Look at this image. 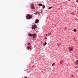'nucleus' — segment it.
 Masks as SVG:
<instances>
[{"label": "nucleus", "instance_id": "nucleus-1", "mask_svg": "<svg viewBox=\"0 0 78 78\" xmlns=\"http://www.w3.org/2000/svg\"><path fill=\"white\" fill-rule=\"evenodd\" d=\"M31 18H32V15L29 14H27L26 16V18L27 19H30Z\"/></svg>", "mask_w": 78, "mask_h": 78}, {"label": "nucleus", "instance_id": "nucleus-2", "mask_svg": "<svg viewBox=\"0 0 78 78\" xmlns=\"http://www.w3.org/2000/svg\"><path fill=\"white\" fill-rule=\"evenodd\" d=\"M37 28V26L36 25H34L32 26V30H34V29H36Z\"/></svg>", "mask_w": 78, "mask_h": 78}, {"label": "nucleus", "instance_id": "nucleus-3", "mask_svg": "<svg viewBox=\"0 0 78 78\" xmlns=\"http://www.w3.org/2000/svg\"><path fill=\"white\" fill-rule=\"evenodd\" d=\"M30 7L32 9H34V5H33V4H31Z\"/></svg>", "mask_w": 78, "mask_h": 78}, {"label": "nucleus", "instance_id": "nucleus-4", "mask_svg": "<svg viewBox=\"0 0 78 78\" xmlns=\"http://www.w3.org/2000/svg\"><path fill=\"white\" fill-rule=\"evenodd\" d=\"M40 13L38 11H37L35 13H34V14H35V15H37V14L39 16V15H40V14H39Z\"/></svg>", "mask_w": 78, "mask_h": 78}, {"label": "nucleus", "instance_id": "nucleus-5", "mask_svg": "<svg viewBox=\"0 0 78 78\" xmlns=\"http://www.w3.org/2000/svg\"><path fill=\"white\" fill-rule=\"evenodd\" d=\"M27 49H31V46L30 45H27Z\"/></svg>", "mask_w": 78, "mask_h": 78}, {"label": "nucleus", "instance_id": "nucleus-6", "mask_svg": "<svg viewBox=\"0 0 78 78\" xmlns=\"http://www.w3.org/2000/svg\"><path fill=\"white\" fill-rule=\"evenodd\" d=\"M73 47H69V49L70 51H72V50H73Z\"/></svg>", "mask_w": 78, "mask_h": 78}, {"label": "nucleus", "instance_id": "nucleus-7", "mask_svg": "<svg viewBox=\"0 0 78 78\" xmlns=\"http://www.w3.org/2000/svg\"><path fill=\"white\" fill-rule=\"evenodd\" d=\"M39 22V20L38 19H37L35 20V23H38Z\"/></svg>", "mask_w": 78, "mask_h": 78}, {"label": "nucleus", "instance_id": "nucleus-8", "mask_svg": "<svg viewBox=\"0 0 78 78\" xmlns=\"http://www.w3.org/2000/svg\"><path fill=\"white\" fill-rule=\"evenodd\" d=\"M33 34H30V33H29L28 34V36H33Z\"/></svg>", "mask_w": 78, "mask_h": 78}, {"label": "nucleus", "instance_id": "nucleus-9", "mask_svg": "<svg viewBox=\"0 0 78 78\" xmlns=\"http://www.w3.org/2000/svg\"><path fill=\"white\" fill-rule=\"evenodd\" d=\"M38 5H39V6H42V4H39Z\"/></svg>", "mask_w": 78, "mask_h": 78}, {"label": "nucleus", "instance_id": "nucleus-10", "mask_svg": "<svg viewBox=\"0 0 78 78\" xmlns=\"http://www.w3.org/2000/svg\"><path fill=\"white\" fill-rule=\"evenodd\" d=\"M63 63V60H62L60 61V64H62Z\"/></svg>", "mask_w": 78, "mask_h": 78}, {"label": "nucleus", "instance_id": "nucleus-11", "mask_svg": "<svg viewBox=\"0 0 78 78\" xmlns=\"http://www.w3.org/2000/svg\"><path fill=\"white\" fill-rule=\"evenodd\" d=\"M36 37V34H34L33 35V38H34V37Z\"/></svg>", "mask_w": 78, "mask_h": 78}, {"label": "nucleus", "instance_id": "nucleus-12", "mask_svg": "<svg viewBox=\"0 0 78 78\" xmlns=\"http://www.w3.org/2000/svg\"><path fill=\"white\" fill-rule=\"evenodd\" d=\"M45 5H43L42 8L43 9H44V8H45Z\"/></svg>", "mask_w": 78, "mask_h": 78}, {"label": "nucleus", "instance_id": "nucleus-13", "mask_svg": "<svg viewBox=\"0 0 78 78\" xmlns=\"http://www.w3.org/2000/svg\"><path fill=\"white\" fill-rule=\"evenodd\" d=\"M73 31H74V32H76V30L74 29L73 30Z\"/></svg>", "mask_w": 78, "mask_h": 78}, {"label": "nucleus", "instance_id": "nucleus-14", "mask_svg": "<svg viewBox=\"0 0 78 78\" xmlns=\"http://www.w3.org/2000/svg\"><path fill=\"white\" fill-rule=\"evenodd\" d=\"M44 45H47V42H45Z\"/></svg>", "mask_w": 78, "mask_h": 78}, {"label": "nucleus", "instance_id": "nucleus-15", "mask_svg": "<svg viewBox=\"0 0 78 78\" xmlns=\"http://www.w3.org/2000/svg\"><path fill=\"white\" fill-rule=\"evenodd\" d=\"M27 45H30V43H28Z\"/></svg>", "mask_w": 78, "mask_h": 78}, {"label": "nucleus", "instance_id": "nucleus-16", "mask_svg": "<svg viewBox=\"0 0 78 78\" xmlns=\"http://www.w3.org/2000/svg\"><path fill=\"white\" fill-rule=\"evenodd\" d=\"M55 65V63H53V64H52V66H53Z\"/></svg>", "mask_w": 78, "mask_h": 78}, {"label": "nucleus", "instance_id": "nucleus-17", "mask_svg": "<svg viewBox=\"0 0 78 78\" xmlns=\"http://www.w3.org/2000/svg\"><path fill=\"white\" fill-rule=\"evenodd\" d=\"M52 8V7H50L48 8V9H51Z\"/></svg>", "mask_w": 78, "mask_h": 78}, {"label": "nucleus", "instance_id": "nucleus-18", "mask_svg": "<svg viewBox=\"0 0 78 78\" xmlns=\"http://www.w3.org/2000/svg\"><path fill=\"white\" fill-rule=\"evenodd\" d=\"M50 35H51V33H49V34H48V36H50Z\"/></svg>", "mask_w": 78, "mask_h": 78}, {"label": "nucleus", "instance_id": "nucleus-19", "mask_svg": "<svg viewBox=\"0 0 78 78\" xmlns=\"http://www.w3.org/2000/svg\"><path fill=\"white\" fill-rule=\"evenodd\" d=\"M45 35H46V36H48V34H45L44 36H45Z\"/></svg>", "mask_w": 78, "mask_h": 78}, {"label": "nucleus", "instance_id": "nucleus-20", "mask_svg": "<svg viewBox=\"0 0 78 78\" xmlns=\"http://www.w3.org/2000/svg\"><path fill=\"white\" fill-rule=\"evenodd\" d=\"M73 13H71V14H72V15H73Z\"/></svg>", "mask_w": 78, "mask_h": 78}, {"label": "nucleus", "instance_id": "nucleus-21", "mask_svg": "<svg viewBox=\"0 0 78 78\" xmlns=\"http://www.w3.org/2000/svg\"><path fill=\"white\" fill-rule=\"evenodd\" d=\"M74 76V75H72V77H73Z\"/></svg>", "mask_w": 78, "mask_h": 78}, {"label": "nucleus", "instance_id": "nucleus-22", "mask_svg": "<svg viewBox=\"0 0 78 78\" xmlns=\"http://www.w3.org/2000/svg\"><path fill=\"white\" fill-rule=\"evenodd\" d=\"M76 64H78V63L77 62H76Z\"/></svg>", "mask_w": 78, "mask_h": 78}, {"label": "nucleus", "instance_id": "nucleus-23", "mask_svg": "<svg viewBox=\"0 0 78 78\" xmlns=\"http://www.w3.org/2000/svg\"><path fill=\"white\" fill-rule=\"evenodd\" d=\"M45 39H47V38H46V37H45Z\"/></svg>", "mask_w": 78, "mask_h": 78}, {"label": "nucleus", "instance_id": "nucleus-24", "mask_svg": "<svg viewBox=\"0 0 78 78\" xmlns=\"http://www.w3.org/2000/svg\"><path fill=\"white\" fill-rule=\"evenodd\" d=\"M77 62H78V59L76 60Z\"/></svg>", "mask_w": 78, "mask_h": 78}, {"label": "nucleus", "instance_id": "nucleus-25", "mask_svg": "<svg viewBox=\"0 0 78 78\" xmlns=\"http://www.w3.org/2000/svg\"><path fill=\"white\" fill-rule=\"evenodd\" d=\"M68 0V1H70V0Z\"/></svg>", "mask_w": 78, "mask_h": 78}, {"label": "nucleus", "instance_id": "nucleus-26", "mask_svg": "<svg viewBox=\"0 0 78 78\" xmlns=\"http://www.w3.org/2000/svg\"><path fill=\"white\" fill-rule=\"evenodd\" d=\"M77 2H78V0H76Z\"/></svg>", "mask_w": 78, "mask_h": 78}, {"label": "nucleus", "instance_id": "nucleus-27", "mask_svg": "<svg viewBox=\"0 0 78 78\" xmlns=\"http://www.w3.org/2000/svg\"><path fill=\"white\" fill-rule=\"evenodd\" d=\"M25 78H27V77H25Z\"/></svg>", "mask_w": 78, "mask_h": 78}, {"label": "nucleus", "instance_id": "nucleus-28", "mask_svg": "<svg viewBox=\"0 0 78 78\" xmlns=\"http://www.w3.org/2000/svg\"><path fill=\"white\" fill-rule=\"evenodd\" d=\"M34 67V66H32V67Z\"/></svg>", "mask_w": 78, "mask_h": 78}, {"label": "nucleus", "instance_id": "nucleus-29", "mask_svg": "<svg viewBox=\"0 0 78 78\" xmlns=\"http://www.w3.org/2000/svg\"><path fill=\"white\" fill-rule=\"evenodd\" d=\"M41 11H42V9L41 10Z\"/></svg>", "mask_w": 78, "mask_h": 78}, {"label": "nucleus", "instance_id": "nucleus-30", "mask_svg": "<svg viewBox=\"0 0 78 78\" xmlns=\"http://www.w3.org/2000/svg\"><path fill=\"white\" fill-rule=\"evenodd\" d=\"M41 11H42V9L41 10Z\"/></svg>", "mask_w": 78, "mask_h": 78}, {"label": "nucleus", "instance_id": "nucleus-31", "mask_svg": "<svg viewBox=\"0 0 78 78\" xmlns=\"http://www.w3.org/2000/svg\"><path fill=\"white\" fill-rule=\"evenodd\" d=\"M42 73H43V71H42Z\"/></svg>", "mask_w": 78, "mask_h": 78}]
</instances>
